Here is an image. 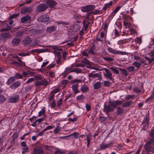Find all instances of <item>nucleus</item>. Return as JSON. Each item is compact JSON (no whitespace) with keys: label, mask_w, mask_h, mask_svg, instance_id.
Wrapping results in <instances>:
<instances>
[{"label":"nucleus","mask_w":154,"mask_h":154,"mask_svg":"<svg viewBox=\"0 0 154 154\" xmlns=\"http://www.w3.org/2000/svg\"><path fill=\"white\" fill-rule=\"evenodd\" d=\"M110 146V144H107L106 143H102L100 145V150H104L106 148H109Z\"/></svg>","instance_id":"obj_9"},{"label":"nucleus","mask_w":154,"mask_h":154,"mask_svg":"<svg viewBox=\"0 0 154 154\" xmlns=\"http://www.w3.org/2000/svg\"><path fill=\"white\" fill-rule=\"evenodd\" d=\"M28 150V148L27 146H25L23 147L22 149V154H24L25 152H27Z\"/></svg>","instance_id":"obj_34"},{"label":"nucleus","mask_w":154,"mask_h":154,"mask_svg":"<svg viewBox=\"0 0 154 154\" xmlns=\"http://www.w3.org/2000/svg\"><path fill=\"white\" fill-rule=\"evenodd\" d=\"M61 58H58L57 61V64H59V65H61L62 64V63L61 61Z\"/></svg>","instance_id":"obj_50"},{"label":"nucleus","mask_w":154,"mask_h":154,"mask_svg":"<svg viewBox=\"0 0 154 154\" xmlns=\"http://www.w3.org/2000/svg\"><path fill=\"white\" fill-rule=\"evenodd\" d=\"M100 121L101 122H102L105 120V118L104 117L100 116Z\"/></svg>","instance_id":"obj_64"},{"label":"nucleus","mask_w":154,"mask_h":154,"mask_svg":"<svg viewBox=\"0 0 154 154\" xmlns=\"http://www.w3.org/2000/svg\"><path fill=\"white\" fill-rule=\"evenodd\" d=\"M4 80L3 79L0 77V85L4 83Z\"/></svg>","instance_id":"obj_63"},{"label":"nucleus","mask_w":154,"mask_h":154,"mask_svg":"<svg viewBox=\"0 0 154 154\" xmlns=\"http://www.w3.org/2000/svg\"><path fill=\"white\" fill-rule=\"evenodd\" d=\"M62 99L61 98H60L59 100L57 103V106H59L61 105L62 102Z\"/></svg>","instance_id":"obj_38"},{"label":"nucleus","mask_w":154,"mask_h":154,"mask_svg":"<svg viewBox=\"0 0 154 154\" xmlns=\"http://www.w3.org/2000/svg\"><path fill=\"white\" fill-rule=\"evenodd\" d=\"M19 99V96L18 95H16L14 96L11 97L9 99V102L13 103L17 102Z\"/></svg>","instance_id":"obj_8"},{"label":"nucleus","mask_w":154,"mask_h":154,"mask_svg":"<svg viewBox=\"0 0 154 154\" xmlns=\"http://www.w3.org/2000/svg\"><path fill=\"white\" fill-rule=\"evenodd\" d=\"M54 54L57 58H61V53L60 52L55 51L54 52Z\"/></svg>","instance_id":"obj_32"},{"label":"nucleus","mask_w":154,"mask_h":154,"mask_svg":"<svg viewBox=\"0 0 154 154\" xmlns=\"http://www.w3.org/2000/svg\"><path fill=\"white\" fill-rule=\"evenodd\" d=\"M44 152L43 150L42 149H36L33 151V154H42Z\"/></svg>","instance_id":"obj_19"},{"label":"nucleus","mask_w":154,"mask_h":154,"mask_svg":"<svg viewBox=\"0 0 154 154\" xmlns=\"http://www.w3.org/2000/svg\"><path fill=\"white\" fill-rule=\"evenodd\" d=\"M81 72V70L79 68H73V69H71V72H75L77 73H80Z\"/></svg>","instance_id":"obj_26"},{"label":"nucleus","mask_w":154,"mask_h":154,"mask_svg":"<svg viewBox=\"0 0 154 154\" xmlns=\"http://www.w3.org/2000/svg\"><path fill=\"white\" fill-rule=\"evenodd\" d=\"M43 116L45 117V107H43L42 108L38 113V116L39 117Z\"/></svg>","instance_id":"obj_16"},{"label":"nucleus","mask_w":154,"mask_h":154,"mask_svg":"<svg viewBox=\"0 0 154 154\" xmlns=\"http://www.w3.org/2000/svg\"><path fill=\"white\" fill-rule=\"evenodd\" d=\"M116 102V106L118 105L121 104L122 103V102L120 100H116L115 101Z\"/></svg>","instance_id":"obj_58"},{"label":"nucleus","mask_w":154,"mask_h":154,"mask_svg":"<svg viewBox=\"0 0 154 154\" xmlns=\"http://www.w3.org/2000/svg\"><path fill=\"white\" fill-rule=\"evenodd\" d=\"M110 69L116 74H118L119 73V71L116 68L113 67H111Z\"/></svg>","instance_id":"obj_40"},{"label":"nucleus","mask_w":154,"mask_h":154,"mask_svg":"<svg viewBox=\"0 0 154 154\" xmlns=\"http://www.w3.org/2000/svg\"><path fill=\"white\" fill-rule=\"evenodd\" d=\"M123 4H122V5H121L120 6L116 7L114 9V11L112 12L111 16L112 17H114L115 14L123 6Z\"/></svg>","instance_id":"obj_18"},{"label":"nucleus","mask_w":154,"mask_h":154,"mask_svg":"<svg viewBox=\"0 0 154 154\" xmlns=\"http://www.w3.org/2000/svg\"><path fill=\"white\" fill-rule=\"evenodd\" d=\"M56 106V102L55 101H53L51 104V107L52 108H54Z\"/></svg>","instance_id":"obj_55"},{"label":"nucleus","mask_w":154,"mask_h":154,"mask_svg":"<svg viewBox=\"0 0 154 154\" xmlns=\"http://www.w3.org/2000/svg\"><path fill=\"white\" fill-rule=\"evenodd\" d=\"M31 42V40L29 37L25 38L22 41L23 44L24 45H28Z\"/></svg>","instance_id":"obj_14"},{"label":"nucleus","mask_w":154,"mask_h":154,"mask_svg":"<svg viewBox=\"0 0 154 154\" xmlns=\"http://www.w3.org/2000/svg\"><path fill=\"white\" fill-rule=\"evenodd\" d=\"M94 5H88L81 8V10L84 12H87L92 10L94 8Z\"/></svg>","instance_id":"obj_5"},{"label":"nucleus","mask_w":154,"mask_h":154,"mask_svg":"<svg viewBox=\"0 0 154 154\" xmlns=\"http://www.w3.org/2000/svg\"><path fill=\"white\" fill-rule=\"evenodd\" d=\"M18 15H19L18 14H14L13 15H11L10 16L9 18L10 19H12L14 18L17 17L18 16Z\"/></svg>","instance_id":"obj_44"},{"label":"nucleus","mask_w":154,"mask_h":154,"mask_svg":"<svg viewBox=\"0 0 154 154\" xmlns=\"http://www.w3.org/2000/svg\"><path fill=\"white\" fill-rule=\"evenodd\" d=\"M49 17L48 15H45L39 17L38 18V20L39 22H45L48 20Z\"/></svg>","instance_id":"obj_6"},{"label":"nucleus","mask_w":154,"mask_h":154,"mask_svg":"<svg viewBox=\"0 0 154 154\" xmlns=\"http://www.w3.org/2000/svg\"><path fill=\"white\" fill-rule=\"evenodd\" d=\"M123 18L124 21H127L131 20V18L129 15L124 14L123 15Z\"/></svg>","instance_id":"obj_28"},{"label":"nucleus","mask_w":154,"mask_h":154,"mask_svg":"<svg viewBox=\"0 0 154 154\" xmlns=\"http://www.w3.org/2000/svg\"><path fill=\"white\" fill-rule=\"evenodd\" d=\"M78 86V85L76 84L75 85H73L71 87L72 89L74 92L75 94H76L77 93L80 92V91H78L77 90Z\"/></svg>","instance_id":"obj_21"},{"label":"nucleus","mask_w":154,"mask_h":154,"mask_svg":"<svg viewBox=\"0 0 154 154\" xmlns=\"http://www.w3.org/2000/svg\"><path fill=\"white\" fill-rule=\"evenodd\" d=\"M134 59L136 60H138L140 59V57L137 56H135L134 57Z\"/></svg>","instance_id":"obj_60"},{"label":"nucleus","mask_w":154,"mask_h":154,"mask_svg":"<svg viewBox=\"0 0 154 154\" xmlns=\"http://www.w3.org/2000/svg\"><path fill=\"white\" fill-rule=\"evenodd\" d=\"M5 100V98L2 95H0V101L1 102H3Z\"/></svg>","instance_id":"obj_49"},{"label":"nucleus","mask_w":154,"mask_h":154,"mask_svg":"<svg viewBox=\"0 0 154 154\" xmlns=\"http://www.w3.org/2000/svg\"><path fill=\"white\" fill-rule=\"evenodd\" d=\"M18 60L19 62H18L19 63V64H18L19 65L21 66H23L25 65L24 63L21 60L19 59H18Z\"/></svg>","instance_id":"obj_48"},{"label":"nucleus","mask_w":154,"mask_h":154,"mask_svg":"<svg viewBox=\"0 0 154 154\" xmlns=\"http://www.w3.org/2000/svg\"><path fill=\"white\" fill-rule=\"evenodd\" d=\"M133 65L135 67L137 68H139V67L141 65V63H139L137 62H134Z\"/></svg>","instance_id":"obj_35"},{"label":"nucleus","mask_w":154,"mask_h":154,"mask_svg":"<svg viewBox=\"0 0 154 154\" xmlns=\"http://www.w3.org/2000/svg\"><path fill=\"white\" fill-rule=\"evenodd\" d=\"M21 39L19 38H14L11 41L12 45L14 46H17L20 43Z\"/></svg>","instance_id":"obj_13"},{"label":"nucleus","mask_w":154,"mask_h":154,"mask_svg":"<svg viewBox=\"0 0 154 154\" xmlns=\"http://www.w3.org/2000/svg\"><path fill=\"white\" fill-rule=\"evenodd\" d=\"M72 66H71L69 67H66L63 73V75L66 76L67 74H69V73L71 72V69Z\"/></svg>","instance_id":"obj_12"},{"label":"nucleus","mask_w":154,"mask_h":154,"mask_svg":"<svg viewBox=\"0 0 154 154\" xmlns=\"http://www.w3.org/2000/svg\"><path fill=\"white\" fill-rule=\"evenodd\" d=\"M32 2V0H27L26 2H23L24 5L26 4H29Z\"/></svg>","instance_id":"obj_62"},{"label":"nucleus","mask_w":154,"mask_h":154,"mask_svg":"<svg viewBox=\"0 0 154 154\" xmlns=\"http://www.w3.org/2000/svg\"><path fill=\"white\" fill-rule=\"evenodd\" d=\"M45 119L42 117L40 118L39 119H38L36 120V121L37 122V124H38L40 122H42V121H43Z\"/></svg>","instance_id":"obj_45"},{"label":"nucleus","mask_w":154,"mask_h":154,"mask_svg":"<svg viewBox=\"0 0 154 154\" xmlns=\"http://www.w3.org/2000/svg\"><path fill=\"white\" fill-rule=\"evenodd\" d=\"M49 63L48 61H47L45 62H43L42 64L41 65V67H45V66L48 64Z\"/></svg>","instance_id":"obj_51"},{"label":"nucleus","mask_w":154,"mask_h":154,"mask_svg":"<svg viewBox=\"0 0 154 154\" xmlns=\"http://www.w3.org/2000/svg\"><path fill=\"white\" fill-rule=\"evenodd\" d=\"M20 84V82L19 81H17L14 83L10 86V88L12 89H15Z\"/></svg>","instance_id":"obj_11"},{"label":"nucleus","mask_w":154,"mask_h":154,"mask_svg":"<svg viewBox=\"0 0 154 154\" xmlns=\"http://www.w3.org/2000/svg\"><path fill=\"white\" fill-rule=\"evenodd\" d=\"M105 33H106V31H105L104 32L103 31L102 32H101L100 34L101 38H103L105 35Z\"/></svg>","instance_id":"obj_52"},{"label":"nucleus","mask_w":154,"mask_h":154,"mask_svg":"<svg viewBox=\"0 0 154 154\" xmlns=\"http://www.w3.org/2000/svg\"><path fill=\"white\" fill-rule=\"evenodd\" d=\"M55 64L52 63L48 65L47 67L49 68H53L55 66Z\"/></svg>","instance_id":"obj_57"},{"label":"nucleus","mask_w":154,"mask_h":154,"mask_svg":"<svg viewBox=\"0 0 154 154\" xmlns=\"http://www.w3.org/2000/svg\"><path fill=\"white\" fill-rule=\"evenodd\" d=\"M35 79L34 78H31L29 79L26 82V83H29L32 82H33L34 81Z\"/></svg>","instance_id":"obj_46"},{"label":"nucleus","mask_w":154,"mask_h":154,"mask_svg":"<svg viewBox=\"0 0 154 154\" xmlns=\"http://www.w3.org/2000/svg\"><path fill=\"white\" fill-rule=\"evenodd\" d=\"M31 19V17L28 15L23 17L21 18V21L22 23H24L29 20Z\"/></svg>","instance_id":"obj_15"},{"label":"nucleus","mask_w":154,"mask_h":154,"mask_svg":"<svg viewBox=\"0 0 154 154\" xmlns=\"http://www.w3.org/2000/svg\"><path fill=\"white\" fill-rule=\"evenodd\" d=\"M46 4L50 8H54L57 4V3L54 1L48 0L46 2Z\"/></svg>","instance_id":"obj_10"},{"label":"nucleus","mask_w":154,"mask_h":154,"mask_svg":"<svg viewBox=\"0 0 154 154\" xmlns=\"http://www.w3.org/2000/svg\"><path fill=\"white\" fill-rule=\"evenodd\" d=\"M63 153L59 149L57 150L55 152V154H60Z\"/></svg>","instance_id":"obj_59"},{"label":"nucleus","mask_w":154,"mask_h":154,"mask_svg":"<svg viewBox=\"0 0 154 154\" xmlns=\"http://www.w3.org/2000/svg\"><path fill=\"white\" fill-rule=\"evenodd\" d=\"M107 50L109 52L114 54H121L122 55H125L127 53L125 52L121 51H117L111 48L108 47L107 48Z\"/></svg>","instance_id":"obj_1"},{"label":"nucleus","mask_w":154,"mask_h":154,"mask_svg":"<svg viewBox=\"0 0 154 154\" xmlns=\"http://www.w3.org/2000/svg\"><path fill=\"white\" fill-rule=\"evenodd\" d=\"M112 1H110L108 3L106 4L104 7H103V9L104 10H106L108 8L111 6L112 5Z\"/></svg>","instance_id":"obj_23"},{"label":"nucleus","mask_w":154,"mask_h":154,"mask_svg":"<svg viewBox=\"0 0 154 154\" xmlns=\"http://www.w3.org/2000/svg\"><path fill=\"white\" fill-rule=\"evenodd\" d=\"M130 31L131 32V35L134 34L136 33V30L134 28L131 29L130 30Z\"/></svg>","instance_id":"obj_43"},{"label":"nucleus","mask_w":154,"mask_h":154,"mask_svg":"<svg viewBox=\"0 0 154 154\" xmlns=\"http://www.w3.org/2000/svg\"><path fill=\"white\" fill-rule=\"evenodd\" d=\"M85 98V97L83 95H78L76 97V99L79 101H82Z\"/></svg>","instance_id":"obj_24"},{"label":"nucleus","mask_w":154,"mask_h":154,"mask_svg":"<svg viewBox=\"0 0 154 154\" xmlns=\"http://www.w3.org/2000/svg\"><path fill=\"white\" fill-rule=\"evenodd\" d=\"M123 110V109L121 107H118L116 111V114L117 115L121 114L122 113Z\"/></svg>","instance_id":"obj_27"},{"label":"nucleus","mask_w":154,"mask_h":154,"mask_svg":"<svg viewBox=\"0 0 154 154\" xmlns=\"http://www.w3.org/2000/svg\"><path fill=\"white\" fill-rule=\"evenodd\" d=\"M17 79V77L14 76L10 77L8 81L7 82V84L8 85H10L11 84Z\"/></svg>","instance_id":"obj_20"},{"label":"nucleus","mask_w":154,"mask_h":154,"mask_svg":"<svg viewBox=\"0 0 154 154\" xmlns=\"http://www.w3.org/2000/svg\"><path fill=\"white\" fill-rule=\"evenodd\" d=\"M60 90V89L58 88H54L53 91V93H56L57 92H58Z\"/></svg>","instance_id":"obj_53"},{"label":"nucleus","mask_w":154,"mask_h":154,"mask_svg":"<svg viewBox=\"0 0 154 154\" xmlns=\"http://www.w3.org/2000/svg\"><path fill=\"white\" fill-rule=\"evenodd\" d=\"M109 103L112 106L114 107V108H116L117 107L115 101L114 102L112 101H110L109 102Z\"/></svg>","instance_id":"obj_39"},{"label":"nucleus","mask_w":154,"mask_h":154,"mask_svg":"<svg viewBox=\"0 0 154 154\" xmlns=\"http://www.w3.org/2000/svg\"><path fill=\"white\" fill-rule=\"evenodd\" d=\"M77 119V117H74L72 119V118H69V120L70 121H72V122H74L76 121Z\"/></svg>","instance_id":"obj_56"},{"label":"nucleus","mask_w":154,"mask_h":154,"mask_svg":"<svg viewBox=\"0 0 154 154\" xmlns=\"http://www.w3.org/2000/svg\"><path fill=\"white\" fill-rule=\"evenodd\" d=\"M94 47L93 46H92L90 48V50L88 51V53L90 54H94Z\"/></svg>","instance_id":"obj_37"},{"label":"nucleus","mask_w":154,"mask_h":154,"mask_svg":"<svg viewBox=\"0 0 154 154\" xmlns=\"http://www.w3.org/2000/svg\"><path fill=\"white\" fill-rule=\"evenodd\" d=\"M54 127V126L49 125L46 127L43 130V131H45L48 130L52 129Z\"/></svg>","instance_id":"obj_30"},{"label":"nucleus","mask_w":154,"mask_h":154,"mask_svg":"<svg viewBox=\"0 0 154 154\" xmlns=\"http://www.w3.org/2000/svg\"><path fill=\"white\" fill-rule=\"evenodd\" d=\"M30 53H19L18 54V55L20 56H21L22 57H23L25 56H29L30 55Z\"/></svg>","instance_id":"obj_33"},{"label":"nucleus","mask_w":154,"mask_h":154,"mask_svg":"<svg viewBox=\"0 0 154 154\" xmlns=\"http://www.w3.org/2000/svg\"><path fill=\"white\" fill-rule=\"evenodd\" d=\"M113 108L111 107L110 105H106V104L105 105L103 108V111L106 113H108L109 112H112L113 111Z\"/></svg>","instance_id":"obj_7"},{"label":"nucleus","mask_w":154,"mask_h":154,"mask_svg":"<svg viewBox=\"0 0 154 154\" xmlns=\"http://www.w3.org/2000/svg\"><path fill=\"white\" fill-rule=\"evenodd\" d=\"M103 59L104 60H105L106 61H112L114 60L113 58L110 57H104Z\"/></svg>","instance_id":"obj_36"},{"label":"nucleus","mask_w":154,"mask_h":154,"mask_svg":"<svg viewBox=\"0 0 154 154\" xmlns=\"http://www.w3.org/2000/svg\"><path fill=\"white\" fill-rule=\"evenodd\" d=\"M61 129V127H57L54 131V133L56 134L59 133V131Z\"/></svg>","instance_id":"obj_31"},{"label":"nucleus","mask_w":154,"mask_h":154,"mask_svg":"<svg viewBox=\"0 0 154 154\" xmlns=\"http://www.w3.org/2000/svg\"><path fill=\"white\" fill-rule=\"evenodd\" d=\"M88 87L86 85H82L81 88V91L83 92H85L88 91Z\"/></svg>","instance_id":"obj_22"},{"label":"nucleus","mask_w":154,"mask_h":154,"mask_svg":"<svg viewBox=\"0 0 154 154\" xmlns=\"http://www.w3.org/2000/svg\"><path fill=\"white\" fill-rule=\"evenodd\" d=\"M103 69L104 70L106 73L104 72H103V75L104 77L107 78L111 80L112 79V73L109 71V70L107 68H103Z\"/></svg>","instance_id":"obj_2"},{"label":"nucleus","mask_w":154,"mask_h":154,"mask_svg":"<svg viewBox=\"0 0 154 154\" xmlns=\"http://www.w3.org/2000/svg\"><path fill=\"white\" fill-rule=\"evenodd\" d=\"M86 108L87 111H89L90 109V106L88 104H86Z\"/></svg>","instance_id":"obj_61"},{"label":"nucleus","mask_w":154,"mask_h":154,"mask_svg":"<svg viewBox=\"0 0 154 154\" xmlns=\"http://www.w3.org/2000/svg\"><path fill=\"white\" fill-rule=\"evenodd\" d=\"M101 86V83L100 82H96L94 85V86L95 89H97L99 88Z\"/></svg>","instance_id":"obj_25"},{"label":"nucleus","mask_w":154,"mask_h":154,"mask_svg":"<svg viewBox=\"0 0 154 154\" xmlns=\"http://www.w3.org/2000/svg\"><path fill=\"white\" fill-rule=\"evenodd\" d=\"M38 79H41V81H37L35 83L36 86H41L42 85H47L48 84V82L45 79H42V77L39 76L38 77Z\"/></svg>","instance_id":"obj_3"},{"label":"nucleus","mask_w":154,"mask_h":154,"mask_svg":"<svg viewBox=\"0 0 154 154\" xmlns=\"http://www.w3.org/2000/svg\"><path fill=\"white\" fill-rule=\"evenodd\" d=\"M47 8V6L44 4H40L36 8V11L38 12H42Z\"/></svg>","instance_id":"obj_4"},{"label":"nucleus","mask_w":154,"mask_h":154,"mask_svg":"<svg viewBox=\"0 0 154 154\" xmlns=\"http://www.w3.org/2000/svg\"><path fill=\"white\" fill-rule=\"evenodd\" d=\"M87 141H89L91 140V135L90 134H88L86 135Z\"/></svg>","instance_id":"obj_54"},{"label":"nucleus","mask_w":154,"mask_h":154,"mask_svg":"<svg viewBox=\"0 0 154 154\" xmlns=\"http://www.w3.org/2000/svg\"><path fill=\"white\" fill-rule=\"evenodd\" d=\"M103 83L105 86H109L111 85L110 82L108 81H105Z\"/></svg>","instance_id":"obj_42"},{"label":"nucleus","mask_w":154,"mask_h":154,"mask_svg":"<svg viewBox=\"0 0 154 154\" xmlns=\"http://www.w3.org/2000/svg\"><path fill=\"white\" fill-rule=\"evenodd\" d=\"M132 103V102L131 101H129L127 102H126L122 105V106L123 107H127L131 104Z\"/></svg>","instance_id":"obj_29"},{"label":"nucleus","mask_w":154,"mask_h":154,"mask_svg":"<svg viewBox=\"0 0 154 154\" xmlns=\"http://www.w3.org/2000/svg\"><path fill=\"white\" fill-rule=\"evenodd\" d=\"M150 136L151 137H153L154 135V129H152L150 132Z\"/></svg>","instance_id":"obj_47"},{"label":"nucleus","mask_w":154,"mask_h":154,"mask_svg":"<svg viewBox=\"0 0 154 154\" xmlns=\"http://www.w3.org/2000/svg\"><path fill=\"white\" fill-rule=\"evenodd\" d=\"M98 73H95V74H93L92 73H91L89 74V77H93V78H95L97 77V74Z\"/></svg>","instance_id":"obj_41"},{"label":"nucleus","mask_w":154,"mask_h":154,"mask_svg":"<svg viewBox=\"0 0 154 154\" xmlns=\"http://www.w3.org/2000/svg\"><path fill=\"white\" fill-rule=\"evenodd\" d=\"M56 27L54 26H51V27H48L46 29V32L47 33H50L55 31Z\"/></svg>","instance_id":"obj_17"}]
</instances>
